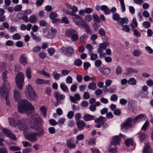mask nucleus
<instances>
[{
    "mask_svg": "<svg viewBox=\"0 0 153 153\" xmlns=\"http://www.w3.org/2000/svg\"><path fill=\"white\" fill-rule=\"evenodd\" d=\"M18 109V111L22 114L25 113L28 116H33L30 122V126L32 128L38 131L37 133H36L37 136L40 137L44 135L45 133L44 130L39 124L41 119L38 114H34L32 112L34 107L30 102L26 99L20 100L19 102Z\"/></svg>",
    "mask_w": 153,
    "mask_h": 153,
    "instance_id": "f257e3e1",
    "label": "nucleus"
},
{
    "mask_svg": "<svg viewBox=\"0 0 153 153\" xmlns=\"http://www.w3.org/2000/svg\"><path fill=\"white\" fill-rule=\"evenodd\" d=\"M73 20L75 24L79 26H82L85 29L86 32L89 34H91L92 30L89 27L88 25L82 20L80 16H78L77 18H74Z\"/></svg>",
    "mask_w": 153,
    "mask_h": 153,
    "instance_id": "f03ea898",
    "label": "nucleus"
},
{
    "mask_svg": "<svg viewBox=\"0 0 153 153\" xmlns=\"http://www.w3.org/2000/svg\"><path fill=\"white\" fill-rule=\"evenodd\" d=\"M27 98L30 100H33L36 98V95L32 87L28 85L25 91Z\"/></svg>",
    "mask_w": 153,
    "mask_h": 153,
    "instance_id": "7ed1b4c3",
    "label": "nucleus"
},
{
    "mask_svg": "<svg viewBox=\"0 0 153 153\" xmlns=\"http://www.w3.org/2000/svg\"><path fill=\"white\" fill-rule=\"evenodd\" d=\"M24 74L22 72L18 73L15 78V81L18 88L21 89H22L24 83Z\"/></svg>",
    "mask_w": 153,
    "mask_h": 153,
    "instance_id": "20e7f679",
    "label": "nucleus"
},
{
    "mask_svg": "<svg viewBox=\"0 0 153 153\" xmlns=\"http://www.w3.org/2000/svg\"><path fill=\"white\" fill-rule=\"evenodd\" d=\"M60 51L61 53L67 56H70L73 53L74 50L73 48L71 46H69L67 48L63 47L60 48Z\"/></svg>",
    "mask_w": 153,
    "mask_h": 153,
    "instance_id": "39448f33",
    "label": "nucleus"
},
{
    "mask_svg": "<svg viewBox=\"0 0 153 153\" xmlns=\"http://www.w3.org/2000/svg\"><path fill=\"white\" fill-rule=\"evenodd\" d=\"M53 96L56 100V102L55 104V105L56 106L59 105L61 101L64 100L65 98L64 94H61L58 91L54 92Z\"/></svg>",
    "mask_w": 153,
    "mask_h": 153,
    "instance_id": "423d86ee",
    "label": "nucleus"
},
{
    "mask_svg": "<svg viewBox=\"0 0 153 153\" xmlns=\"http://www.w3.org/2000/svg\"><path fill=\"white\" fill-rule=\"evenodd\" d=\"M37 136L36 134L34 132H30L25 135V138L31 142H35L37 141Z\"/></svg>",
    "mask_w": 153,
    "mask_h": 153,
    "instance_id": "0eeeda50",
    "label": "nucleus"
},
{
    "mask_svg": "<svg viewBox=\"0 0 153 153\" xmlns=\"http://www.w3.org/2000/svg\"><path fill=\"white\" fill-rule=\"evenodd\" d=\"M27 120L23 119L21 120H19L17 123V126L22 131H25L27 129Z\"/></svg>",
    "mask_w": 153,
    "mask_h": 153,
    "instance_id": "6e6552de",
    "label": "nucleus"
},
{
    "mask_svg": "<svg viewBox=\"0 0 153 153\" xmlns=\"http://www.w3.org/2000/svg\"><path fill=\"white\" fill-rule=\"evenodd\" d=\"M2 131L3 133L6 136L13 140H16V138L14 134H13L11 130L7 128H2Z\"/></svg>",
    "mask_w": 153,
    "mask_h": 153,
    "instance_id": "1a4fd4ad",
    "label": "nucleus"
},
{
    "mask_svg": "<svg viewBox=\"0 0 153 153\" xmlns=\"http://www.w3.org/2000/svg\"><path fill=\"white\" fill-rule=\"evenodd\" d=\"M133 120L130 117L128 118L126 121L123 125L121 128V130L123 131H125L127 130L132 126V122H133Z\"/></svg>",
    "mask_w": 153,
    "mask_h": 153,
    "instance_id": "9d476101",
    "label": "nucleus"
},
{
    "mask_svg": "<svg viewBox=\"0 0 153 153\" xmlns=\"http://www.w3.org/2000/svg\"><path fill=\"white\" fill-rule=\"evenodd\" d=\"M1 97L3 98H5L6 101V103L7 105L10 106V101L9 99V93L7 92H4L1 89L0 90Z\"/></svg>",
    "mask_w": 153,
    "mask_h": 153,
    "instance_id": "9b49d317",
    "label": "nucleus"
},
{
    "mask_svg": "<svg viewBox=\"0 0 153 153\" xmlns=\"http://www.w3.org/2000/svg\"><path fill=\"white\" fill-rule=\"evenodd\" d=\"M17 18L20 19H22L24 22H29L27 16L25 13L22 12L19 13L17 15Z\"/></svg>",
    "mask_w": 153,
    "mask_h": 153,
    "instance_id": "f8f14e48",
    "label": "nucleus"
},
{
    "mask_svg": "<svg viewBox=\"0 0 153 153\" xmlns=\"http://www.w3.org/2000/svg\"><path fill=\"white\" fill-rule=\"evenodd\" d=\"M27 57L25 53H24L20 55L19 62V63L25 65L27 63Z\"/></svg>",
    "mask_w": 153,
    "mask_h": 153,
    "instance_id": "ddd939ff",
    "label": "nucleus"
},
{
    "mask_svg": "<svg viewBox=\"0 0 153 153\" xmlns=\"http://www.w3.org/2000/svg\"><path fill=\"white\" fill-rule=\"evenodd\" d=\"M76 124L77 125V128L79 131L83 130L86 126L85 123L82 120H79L77 122H76Z\"/></svg>",
    "mask_w": 153,
    "mask_h": 153,
    "instance_id": "4468645a",
    "label": "nucleus"
},
{
    "mask_svg": "<svg viewBox=\"0 0 153 153\" xmlns=\"http://www.w3.org/2000/svg\"><path fill=\"white\" fill-rule=\"evenodd\" d=\"M145 119L144 115L143 114H140L137 116L133 119V123H136L140 121Z\"/></svg>",
    "mask_w": 153,
    "mask_h": 153,
    "instance_id": "2eb2a0df",
    "label": "nucleus"
},
{
    "mask_svg": "<svg viewBox=\"0 0 153 153\" xmlns=\"http://www.w3.org/2000/svg\"><path fill=\"white\" fill-rule=\"evenodd\" d=\"M111 143L112 145H116L119 144L120 142V139L119 136H116L112 138Z\"/></svg>",
    "mask_w": 153,
    "mask_h": 153,
    "instance_id": "dca6fc26",
    "label": "nucleus"
},
{
    "mask_svg": "<svg viewBox=\"0 0 153 153\" xmlns=\"http://www.w3.org/2000/svg\"><path fill=\"white\" fill-rule=\"evenodd\" d=\"M148 87L146 85H144L142 87V90L143 91H140L139 92L140 94L142 97H146L147 94V91Z\"/></svg>",
    "mask_w": 153,
    "mask_h": 153,
    "instance_id": "f3484780",
    "label": "nucleus"
},
{
    "mask_svg": "<svg viewBox=\"0 0 153 153\" xmlns=\"http://www.w3.org/2000/svg\"><path fill=\"white\" fill-rule=\"evenodd\" d=\"M99 71L101 73L104 75H108L111 72V71L109 68L105 67L100 68Z\"/></svg>",
    "mask_w": 153,
    "mask_h": 153,
    "instance_id": "a211bd4d",
    "label": "nucleus"
},
{
    "mask_svg": "<svg viewBox=\"0 0 153 153\" xmlns=\"http://www.w3.org/2000/svg\"><path fill=\"white\" fill-rule=\"evenodd\" d=\"M83 118L85 121H88L94 120L95 117L94 115L86 114L83 116Z\"/></svg>",
    "mask_w": 153,
    "mask_h": 153,
    "instance_id": "6ab92c4d",
    "label": "nucleus"
},
{
    "mask_svg": "<svg viewBox=\"0 0 153 153\" xmlns=\"http://www.w3.org/2000/svg\"><path fill=\"white\" fill-rule=\"evenodd\" d=\"M128 22V20L127 17L123 18H120L119 21L117 22V23L120 25L123 26L124 24H127Z\"/></svg>",
    "mask_w": 153,
    "mask_h": 153,
    "instance_id": "aec40b11",
    "label": "nucleus"
},
{
    "mask_svg": "<svg viewBox=\"0 0 153 153\" xmlns=\"http://www.w3.org/2000/svg\"><path fill=\"white\" fill-rule=\"evenodd\" d=\"M50 81V80H45L40 78H37L36 80V83L37 85H42L43 84H48Z\"/></svg>",
    "mask_w": 153,
    "mask_h": 153,
    "instance_id": "412c9836",
    "label": "nucleus"
},
{
    "mask_svg": "<svg viewBox=\"0 0 153 153\" xmlns=\"http://www.w3.org/2000/svg\"><path fill=\"white\" fill-rule=\"evenodd\" d=\"M152 150L150 144L147 143L143 150V153H151Z\"/></svg>",
    "mask_w": 153,
    "mask_h": 153,
    "instance_id": "4be33fe9",
    "label": "nucleus"
},
{
    "mask_svg": "<svg viewBox=\"0 0 153 153\" xmlns=\"http://www.w3.org/2000/svg\"><path fill=\"white\" fill-rule=\"evenodd\" d=\"M101 9L104 12L105 14V15H108L110 13V9L107 6L105 5L101 6Z\"/></svg>",
    "mask_w": 153,
    "mask_h": 153,
    "instance_id": "5701e85b",
    "label": "nucleus"
},
{
    "mask_svg": "<svg viewBox=\"0 0 153 153\" xmlns=\"http://www.w3.org/2000/svg\"><path fill=\"white\" fill-rule=\"evenodd\" d=\"M56 32V30L55 29L52 27L49 30L48 36H50L49 37L52 39L55 36Z\"/></svg>",
    "mask_w": 153,
    "mask_h": 153,
    "instance_id": "b1692460",
    "label": "nucleus"
},
{
    "mask_svg": "<svg viewBox=\"0 0 153 153\" xmlns=\"http://www.w3.org/2000/svg\"><path fill=\"white\" fill-rule=\"evenodd\" d=\"M66 144L68 148L73 149L75 148L76 146L75 143H71V140H67Z\"/></svg>",
    "mask_w": 153,
    "mask_h": 153,
    "instance_id": "393cba45",
    "label": "nucleus"
},
{
    "mask_svg": "<svg viewBox=\"0 0 153 153\" xmlns=\"http://www.w3.org/2000/svg\"><path fill=\"white\" fill-rule=\"evenodd\" d=\"M76 31L74 29H70L65 32L66 35L68 37H70L75 33Z\"/></svg>",
    "mask_w": 153,
    "mask_h": 153,
    "instance_id": "a878e982",
    "label": "nucleus"
},
{
    "mask_svg": "<svg viewBox=\"0 0 153 153\" xmlns=\"http://www.w3.org/2000/svg\"><path fill=\"white\" fill-rule=\"evenodd\" d=\"M40 109L43 117L45 118L47 114V109L46 108L44 105H43L40 108Z\"/></svg>",
    "mask_w": 153,
    "mask_h": 153,
    "instance_id": "bb28decb",
    "label": "nucleus"
},
{
    "mask_svg": "<svg viewBox=\"0 0 153 153\" xmlns=\"http://www.w3.org/2000/svg\"><path fill=\"white\" fill-rule=\"evenodd\" d=\"M106 118L105 117L100 116L98 118L95 119V122L97 123L100 122L103 123H104V121H106Z\"/></svg>",
    "mask_w": 153,
    "mask_h": 153,
    "instance_id": "cd10ccee",
    "label": "nucleus"
},
{
    "mask_svg": "<svg viewBox=\"0 0 153 153\" xmlns=\"http://www.w3.org/2000/svg\"><path fill=\"white\" fill-rule=\"evenodd\" d=\"M28 20L31 23L34 24L36 21V17L35 15H32L29 17V19H28Z\"/></svg>",
    "mask_w": 153,
    "mask_h": 153,
    "instance_id": "c85d7f7f",
    "label": "nucleus"
},
{
    "mask_svg": "<svg viewBox=\"0 0 153 153\" xmlns=\"http://www.w3.org/2000/svg\"><path fill=\"white\" fill-rule=\"evenodd\" d=\"M88 87L89 89L94 90L97 88L96 85L94 82H92L88 84Z\"/></svg>",
    "mask_w": 153,
    "mask_h": 153,
    "instance_id": "c756f323",
    "label": "nucleus"
},
{
    "mask_svg": "<svg viewBox=\"0 0 153 153\" xmlns=\"http://www.w3.org/2000/svg\"><path fill=\"white\" fill-rule=\"evenodd\" d=\"M31 36L36 42H39L41 40V38L38 36H36L33 32H31L30 33Z\"/></svg>",
    "mask_w": 153,
    "mask_h": 153,
    "instance_id": "7c9ffc66",
    "label": "nucleus"
},
{
    "mask_svg": "<svg viewBox=\"0 0 153 153\" xmlns=\"http://www.w3.org/2000/svg\"><path fill=\"white\" fill-rule=\"evenodd\" d=\"M26 76L28 79H30L31 78V69L30 68H28L26 70Z\"/></svg>",
    "mask_w": 153,
    "mask_h": 153,
    "instance_id": "2f4dec72",
    "label": "nucleus"
},
{
    "mask_svg": "<svg viewBox=\"0 0 153 153\" xmlns=\"http://www.w3.org/2000/svg\"><path fill=\"white\" fill-rule=\"evenodd\" d=\"M60 88L64 92L68 93L69 91L67 87L64 83H61L60 85Z\"/></svg>",
    "mask_w": 153,
    "mask_h": 153,
    "instance_id": "473e14b6",
    "label": "nucleus"
},
{
    "mask_svg": "<svg viewBox=\"0 0 153 153\" xmlns=\"http://www.w3.org/2000/svg\"><path fill=\"white\" fill-rule=\"evenodd\" d=\"M88 54L91 56V59L94 61L97 58V54L93 53V52H88Z\"/></svg>",
    "mask_w": 153,
    "mask_h": 153,
    "instance_id": "72a5a7b5",
    "label": "nucleus"
},
{
    "mask_svg": "<svg viewBox=\"0 0 153 153\" xmlns=\"http://www.w3.org/2000/svg\"><path fill=\"white\" fill-rule=\"evenodd\" d=\"M128 73L132 74L133 73H137L138 72V70L135 69H133L132 68H130L126 69Z\"/></svg>",
    "mask_w": 153,
    "mask_h": 153,
    "instance_id": "f704fd0d",
    "label": "nucleus"
},
{
    "mask_svg": "<svg viewBox=\"0 0 153 153\" xmlns=\"http://www.w3.org/2000/svg\"><path fill=\"white\" fill-rule=\"evenodd\" d=\"M138 24L137 22L136 19L135 18H134L132 20V23L131 24V26L132 28V30L134 29L135 27H136L137 26Z\"/></svg>",
    "mask_w": 153,
    "mask_h": 153,
    "instance_id": "c9c22d12",
    "label": "nucleus"
},
{
    "mask_svg": "<svg viewBox=\"0 0 153 153\" xmlns=\"http://www.w3.org/2000/svg\"><path fill=\"white\" fill-rule=\"evenodd\" d=\"M138 137L140 140V143H142L143 141L146 138V135L143 133H140L138 134Z\"/></svg>",
    "mask_w": 153,
    "mask_h": 153,
    "instance_id": "e433bc0d",
    "label": "nucleus"
},
{
    "mask_svg": "<svg viewBox=\"0 0 153 153\" xmlns=\"http://www.w3.org/2000/svg\"><path fill=\"white\" fill-rule=\"evenodd\" d=\"M8 32L10 33H13L17 31V28L13 26H10L8 29Z\"/></svg>",
    "mask_w": 153,
    "mask_h": 153,
    "instance_id": "4c0bfd02",
    "label": "nucleus"
},
{
    "mask_svg": "<svg viewBox=\"0 0 153 153\" xmlns=\"http://www.w3.org/2000/svg\"><path fill=\"white\" fill-rule=\"evenodd\" d=\"M113 18L114 20L118 22L120 19V15L118 13H115L113 15Z\"/></svg>",
    "mask_w": 153,
    "mask_h": 153,
    "instance_id": "58836bf2",
    "label": "nucleus"
},
{
    "mask_svg": "<svg viewBox=\"0 0 153 153\" xmlns=\"http://www.w3.org/2000/svg\"><path fill=\"white\" fill-rule=\"evenodd\" d=\"M116 89V86L115 85H112L108 89V91L111 93H114Z\"/></svg>",
    "mask_w": 153,
    "mask_h": 153,
    "instance_id": "ea45409f",
    "label": "nucleus"
},
{
    "mask_svg": "<svg viewBox=\"0 0 153 153\" xmlns=\"http://www.w3.org/2000/svg\"><path fill=\"white\" fill-rule=\"evenodd\" d=\"M121 4L122 11L124 12L126 10V7L124 3V0H119Z\"/></svg>",
    "mask_w": 153,
    "mask_h": 153,
    "instance_id": "a19ab883",
    "label": "nucleus"
},
{
    "mask_svg": "<svg viewBox=\"0 0 153 153\" xmlns=\"http://www.w3.org/2000/svg\"><path fill=\"white\" fill-rule=\"evenodd\" d=\"M52 75H53L54 78L56 80L59 79L60 76L59 74L55 71L53 72Z\"/></svg>",
    "mask_w": 153,
    "mask_h": 153,
    "instance_id": "79ce46f5",
    "label": "nucleus"
},
{
    "mask_svg": "<svg viewBox=\"0 0 153 153\" xmlns=\"http://www.w3.org/2000/svg\"><path fill=\"white\" fill-rule=\"evenodd\" d=\"M128 84L130 85H135L136 84V81L134 78H131L128 81Z\"/></svg>",
    "mask_w": 153,
    "mask_h": 153,
    "instance_id": "37998d69",
    "label": "nucleus"
},
{
    "mask_svg": "<svg viewBox=\"0 0 153 153\" xmlns=\"http://www.w3.org/2000/svg\"><path fill=\"white\" fill-rule=\"evenodd\" d=\"M122 30L124 31L129 32L130 31V29L128 25H123L122 27Z\"/></svg>",
    "mask_w": 153,
    "mask_h": 153,
    "instance_id": "c03bdc74",
    "label": "nucleus"
},
{
    "mask_svg": "<svg viewBox=\"0 0 153 153\" xmlns=\"http://www.w3.org/2000/svg\"><path fill=\"white\" fill-rule=\"evenodd\" d=\"M10 149L11 151H19L21 149L20 147L12 146L10 147Z\"/></svg>",
    "mask_w": 153,
    "mask_h": 153,
    "instance_id": "a18cd8bd",
    "label": "nucleus"
},
{
    "mask_svg": "<svg viewBox=\"0 0 153 153\" xmlns=\"http://www.w3.org/2000/svg\"><path fill=\"white\" fill-rule=\"evenodd\" d=\"M57 16V13L55 12H51L50 14L49 17L52 19H54Z\"/></svg>",
    "mask_w": 153,
    "mask_h": 153,
    "instance_id": "49530a36",
    "label": "nucleus"
},
{
    "mask_svg": "<svg viewBox=\"0 0 153 153\" xmlns=\"http://www.w3.org/2000/svg\"><path fill=\"white\" fill-rule=\"evenodd\" d=\"M12 38L14 40H19L21 39V36L18 33L14 34L12 36Z\"/></svg>",
    "mask_w": 153,
    "mask_h": 153,
    "instance_id": "de8ad7c7",
    "label": "nucleus"
},
{
    "mask_svg": "<svg viewBox=\"0 0 153 153\" xmlns=\"http://www.w3.org/2000/svg\"><path fill=\"white\" fill-rule=\"evenodd\" d=\"M9 121L10 124L11 126H17V124H16L15 120L14 118H12L9 119Z\"/></svg>",
    "mask_w": 153,
    "mask_h": 153,
    "instance_id": "09e8293b",
    "label": "nucleus"
},
{
    "mask_svg": "<svg viewBox=\"0 0 153 153\" xmlns=\"http://www.w3.org/2000/svg\"><path fill=\"white\" fill-rule=\"evenodd\" d=\"M93 17L94 20L96 22L100 23V20L99 16L96 14H94L93 15Z\"/></svg>",
    "mask_w": 153,
    "mask_h": 153,
    "instance_id": "8fccbe9b",
    "label": "nucleus"
},
{
    "mask_svg": "<svg viewBox=\"0 0 153 153\" xmlns=\"http://www.w3.org/2000/svg\"><path fill=\"white\" fill-rule=\"evenodd\" d=\"M48 52L50 56L53 55L55 52V49L53 48H51L48 50Z\"/></svg>",
    "mask_w": 153,
    "mask_h": 153,
    "instance_id": "3c124183",
    "label": "nucleus"
},
{
    "mask_svg": "<svg viewBox=\"0 0 153 153\" xmlns=\"http://www.w3.org/2000/svg\"><path fill=\"white\" fill-rule=\"evenodd\" d=\"M66 82L67 84H71L72 83L73 79L70 76H68L65 79Z\"/></svg>",
    "mask_w": 153,
    "mask_h": 153,
    "instance_id": "603ef678",
    "label": "nucleus"
},
{
    "mask_svg": "<svg viewBox=\"0 0 153 153\" xmlns=\"http://www.w3.org/2000/svg\"><path fill=\"white\" fill-rule=\"evenodd\" d=\"M14 97L15 100H17L19 98L20 95L19 92L16 90H15L14 91Z\"/></svg>",
    "mask_w": 153,
    "mask_h": 153,
    "instance_id": "864d4df0",
    "label": "nucleus"
},
{
    "mask_svg": "<svg viewBox=\"0 0 153 153\" xmlns=\"http://www.w3.org/2000/svg\"><path fill=\"white\" fill-rule=\"evenodd\" d=\"M82 61L80 59H77L74 62V64L77 66H79L82 65Z\"/></svg>",
    "mask_w": 153,
    "mask_h": 153,
    "instance_id": "5fc2aeb1",
    "label": "nucleus"
},
{
    "mask_svg": "<svg viewBox=\"0 0 153 153\" xmlns=\"http://www.w3.org/2000/svg\"><path fill=\"white\" fill-rule=\"evenodd\" d=\"M132 140L131 138L127 139L125 141V144L128 146H129L130 145L132 144Z\"/></svg>",
    "mask_w": 153,
    "mask_h": 153,
    "instance_id": "6e6d98bb",
    "label": "nucleus"
},
{
    "mask_svg": "<svg viewBox=\"0 0 153 153\" xmlns=\"http://www.w3.org/2000/svg\"><path fill=\"white\" fill-rule=\"evenodd\" d=\"M22 6L20 4L16 5L14 7V10L16 12L19 11L21 10Z\"/></svg>",
    "mask_w": 153,
    "mask_h": 153,
    "instance_id": "4d7b16f0",
    "label": "nucleus"
},
{
    "mask_svg": "<svg viewBox=\"0 0 153 153\" xmlns=\"http://www.w3.org/2000/svg\"><path fill=\"white\" fill-rule=\"evenodd\" d=\"M5 57L7 59L9 60H13V54H6Z\"/></svg>",
    "mask_w": 153,
    "mask_h": 153,
    "instance_id": "13d9d810",
    "label": "nucleus"
},
{
    "mask_svg": "<svg viewBox=\"0 0 153 153\" xmlns=\"http://www.w3.org/2000/svg\"><path fill=\"white\" fill-rule=\"evenodd\" d=\"M107 43H101L99 45V47L103 50H105L107 47Z\"/></svg>",
    "mask_w": 153,
    "mask_h": 153,
    "instance_id": "bf43d9fd",
    "label": "nucleus"
},
{
    "mask_svg": "<svg viewBox=\"0 0 153 153\" xmlns=\"http://www.w3.org/2000/svg\"><path fill=\"white\" fill-rule=\"evenodd\" d=\"M85 47L88 51V53L92 52L91 50L93 49V47L90 44H86L85 45Z\"/></svg>",
    "mask_w": 153,
    "mask_h": 153,
    "instance_id": "052dcab7",
    "label": "nucleus"
},
{
    "mask_svg": "<svg viewBox=\"0 0 153 153\" xmlns=\"http://www.w3.org/2000/svg\"><path fill=\"white\" fill-rule=\"evenodd\" d=\"M143 26L146 28H149L150 26V23L148 21H145L143 23Z\"/></svg>",
    "mask_w": 153,
    "mask_h": 153,
    "instance_id": "680f3d73",
    "label": "nucleus"
},
{
    "mask_svg": "<svg viewBox=\"0 0 153 153\" xmlns=\"http://www.w3.org/2000/svg\"><path fill=\"white\" fill-rule=\"evenodd\" d=\"M70 37L72 41H76L78 39V36L76 33L74 34Z\"/></svg>",
    "mask_w": 153,
    "mask_h": 153,
    "instance_id": "e2e57ef3",
    "label": "nucleus"
},
{
    "mask_svg": "<svg viewBox=\"0 0 153 153\" xmlns=\"http://www.w3.org/2000/svg\"><path fill=\"white\" fill-rule=\"evenodd\" d=\"M41 48L39 46H37L33 47V51L34 52H37L40 51Z\"/></svg>",
    "mask_w": 153,
    "mask_h": 153,
    "instance_id": "0e129e2a",
    "label": "nucleus"
},
{
    "mask_svg": "<svg viewBox=\"0 0 153 153\" xmlns=\"http://www.w3.org/2000/svg\"><path fill=\"white\" fill-rule=\"evenodd\" d=\"M51 89L50 88L47 87L45 89V92L48 95L50 96L51 95Z\"/></svg>",
    "mask_w": 153,
    "mask_h": 153,
    "instance_id": "69168bd1",
    "label": "nucleus"
},
{
    "mask_svg": "<svg viewBox=\"0 0 153 153\" xmlns=\"http://www.w3.org/2000/svg\"><path fill=\"white\" fill-rule=\"evenodd\" d=\"M50 123L52 126H54L57 124L58 123L54 120L53 119H50L49 120Z\"/></svg>",
    "mask_w": 153,
    "mask_h": 153,
    "instance_id": "338daca9",
    "label": "nucleus"
},
{
    "mask_svg": "<svg viewBox=\"0 0 153 153\" xmlns=\"http://www.w3.org/2000/svg\"><path fill=\"white\" fill-rule=\"evenodd\" d=\"M117 100V96L115 94L111 95L110 97V100L113 101H115Z\"/></svg>",
    "mask_w": 153,
    "mask_h": 153,
    "instance_id": "774afa93",
    "label": "nucleus"
}]
</instances>
